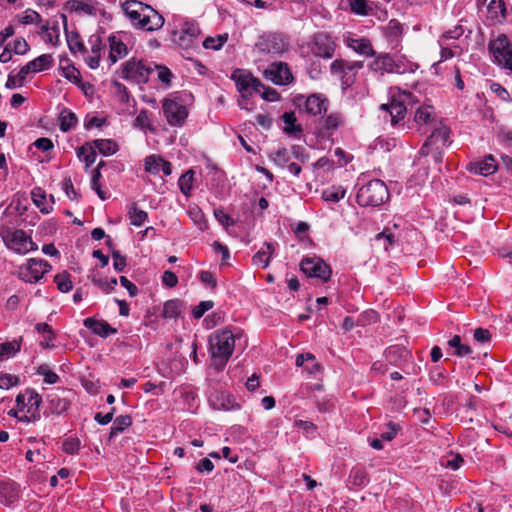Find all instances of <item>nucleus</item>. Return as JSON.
Listing matches in <instances>:
<instances>
[{"label":"nucleus","instance_id":"f257e3e1","mask_svg":"<svg viewBox=\"0 0 512 512\" xmlns=\"http://www.w3.org/2000/svg\"><path fill=\"white\" fill-rule=\"evenodd\" d=\"M119 6L135 30L155 32L164 26V17L151 5L139 0H120Z\"/></svg>","mask_w":512,"mask_h":512},{"label":"nucleus","instance_id":"f03ea898","mask_svg":"<svg viewBox=\"0 0 512 512\" xmlns=\"http://www.w3.org/2000/svg\"><path fill=\"white\" fill-rule=\"evenodd\" d=\"M235 335L230 329H223L214 332L209 337V350L214 361H219V365L223 367L233 353Z\"/></svg>","mask_w":512,"mask_h":512},{"label":"nucleus","instance_id":"7ed1b4c3","mask_svg":"<svg viewBox=\"0 0 512 512\" xmlns=\"http://www.w3.org/2000/svg\"><path fill=\"white\" fill-rule=\"evenodd\" d=\"M418 100L409 91L397 90L391 93L390 102L382 104L381 109L389 112L392 125H396L400 120L404 119L407 109L412 108Z\"/></svg>","mask_w":512,"mask_h":512},{"label":"nucleus","instance_id":"20e7f679","mask_svg":"<svg viewBox=\"0 0 512 512\" xmlns=\"http://www.w3.org/2000/svg\"><path fill=\"white\" fill-rule=\"evenodd\" d=\"M389 197L385 183L379 179L371 180L359 188L356 201L360 206H378Z\"/></svg>","mask_w":512,"mask_h":512},{"label":"nucleus","instance_id":"39448f33","mask_svg":"<svg viewBox=\"0 0 512 512\" xmlns=\"http://www.w3.org/2000/svg\"><path fill=\"white\" fill-rule=\"evenodd\" d=\"M153 74L152 64L132 58L121 66V77L136 84H145Z\"/></svg>","mask_w":512,"mask_h":512},{"label":"nucleus","instance_id":"423d86ee","mask_svg":"<svg viewBox=\"0 0 512 512\" xmlns=\"http://www.w3.org/2000/svg\"><path fill=\"white\" fill-rule=\"evenodd\" d=\"M363 66V61L336 59L331 63L330 72L332 75L340 77L343 88H349L355 83L357 74Z\"/></svg>","mask_w":512,"mask_h":512},{"label":"nucleus","instance_id":"0eeeda50","mask_svg":"<svg viewBox=\"0 0 512 512\" xmlns=\"http://www.w3.org/2000/svg\"><path fill=\"white\" fill-rule=\"evenodd\" d=\"M451 130L448 126L439 121L432 127L430 136L426 139L424 144L419 150L421 156L430 154L431 149H444L451 144L450 140Z\"/></svg>","mask_w":512,"mask_h":512},{"label":"nucleus","instance_id":"6e6552de","mask_svg":"<svg viewBox=\"0 0 512 512\" xmlns=\"http://www.w3.org/2000/svg\"><path fill=\"white\" fill-rule=\"evenodd\" d=\"M489 50L498 65L512 71V45L505 34L489 43Z\"/></svg>","mask_w":512,"mask_h":512},{"label":"nucleus","instance_id":"1a4fd4ad","mask_svg":"<svg viewBox=\"0 0 512 512\" xmlns=\"http://www.w3.org/2000/svg\"><path fill=\"white\" fill-rule=\"evenodd\" d=\"M289 42L281 33H268L261 35L255 47L262 54H282L287 51Z\"/></svg>","mask_w":512,"mask_h":512},{"label":"nucleus","instance_id":"9d476101","mask_svg":"<svg viewBox=\"0 0 512 512\" xmlns=\"http://www.w3.org/2000/svg\"><path fill=\"white\" fill-rule=\"evenodd\" d=\"M301 271L310 278L320 279L322 282H327L332 274V270L319 257H306L300 263Z\"/></svg>","mask_w":512,"mask_h":512},{"label":"nucleus","instance_id":"9b49d317","mask_svg":"<svg viewBox=\"0 0 512 512\" xmlns=\"http://www.w3.org/2000/svg\"><path fill=\"white\" fill-rule=\"evenodd\" d=\"M3 241L9 249L19 254H26L38 248L25 231L20 229L7 232L3 235Z\"/></svg>","mask_w":512,"mask_h":512},{"label":"nucleus","instance_id":"f8f14e48","mask_svg":"<svg viewBox=\"0 0 512 512\" xmlns=\"http://www.w3.org/2000/svg\"><path fill=\"white\" fill-rule=\"evenodd\" d=\"M322 392V384H305L300 387L298 395L300 398H307L312 400L317 406L319 412L325 413L333 408V403L327 396H322Z\"/></svg>","mask_w":512,"mask_h":512},{"label":"nucleus","instance_id":"ddd939ff","mask_svg":"<svg viewBox=\"0 0 512 512\" xmlns=\"http://www.w3.org/2000/svg\"><path fill=\"white\" fill-rule=\"evenodd\" d=\"M163 114L167 122L174 127H182L188 117V110L180 101L165 98L162 103Z\"/></svg>","mask_w":512,"mask_h":512},{"label":"nucleus","instance_id":"4468645a","mask_svg":"<svg viewBox=\"0 0 512 512\" xmlns=\"http://www.w3.org/2000/svg\"><path fill=\"white\" fill-rule=\"evenodd\" d=\"M50 270L51 265L46 260L31 258L20 268L19 275L26 282L36 283Z\"/></svg>","mask_w":512,"mask_h":512},{"label":"nucleus","instance_id":"2eb2a0df","mask_svg":"<svg viewBox=\"0 0 512 512\" xmlns=\"http://www.w3.org/2000/svg\"><path fill=\"white\" fill-rule=\"evenodd\" d=\"M16 407L20 411L32 414L33 418H40V404L42 402L41 396L31 388H27L24 392L19 393L15 399Z\"/></svg>","mask_w":512,"mask_h":512},{"label":"nucleus","instance_id":"dca6fc26","mask_svg":"<svg viewBox=\"0 0 512 512\" xmlns=\"http://www.w3.org/2000/svg\"><path fill=\"white\" fill-rule=\"evenodd\" d=\"M296 104L300 110H304L308 115L319 116L327 111L329 102L321 95L312 94L308 97H297Z\"/></svg>","mask_w":512,"mask_h":512},{"label":"nucleus","instance_id":"f3484780","mask_svg":"<svg viewBox=\"0 0 512 512\" xmlns=\"http://www.w3.org/2000/svg\"><path fill=\"white\" fill-rule=\"evenodd\" d=\"M231 79L235 82L239 93H244V91L250 90L260 92V89L263 87V84L259 79L254 78L251 73L243 69L234 70L231 75Z\"/></svg>","mask_w":512,"mask_h":512},{"label":"nucleus","instance_id":"a211bd4d","mask_svg":"<svg viewBox=\"0 0 512 512\" xmlns=\"http://www.w3.org/2000/svg\"><path fill=\"white\" fill-rule=\"evenodd\" d=\"M336 44L332 37L326 33H318L314 36L312 52L315 56L330 59L333 57Z\"/></svg>","mask_w":512,"mask_h":512},{"label":"nucleus","instance_id":"6ab92c4d","mask_svg":"<svg viewBox=\"0 0 512 512\" xmlns=\"http://www.w3.org/2000/svg\"><path fill=\"white\" fill-rule=\"evenodd\" d=\"M265 75L277 85L289 84L293 80L288 65L283 62L272 63L269 69L265 71Z\"/></svg>","mask_w":512,"mask_h":512},{"label":"nucleus","instance_id":"aec40b11","mask_svg":"<svg viewBox=\"0 0 512 512\" xmlns=\"http://www.w3.org/2000/svg\"><path fill=\"white\" fill-rule=\"evenodd\" d=\"M497 163L493 155H486L481 160L470 162L467 169L474 174L481 176H489L497 171Z\"/></svg>","mask_w":512,"mask_h":512},{"label":"nucleus","instance_id":"412c9836","mask_svg":"<svg viewBox=\"0 0 512 512\" xmlns=\"http://www.w3.org/2000/svg\"><path fill=\"white\" fill-rule=\"evenodd\" d=\"M411 358V353L404 346L393 345L386 349L385 359L390 365L401 366Z\"/></svg>","mask_w":512,"mask_h":512},{"label":"nucleus","instance_id":"4be33fe9","mask_svg":"<svg viewBox=\"0 0 512 512\" xmlns=\"http://www.w3.org/2000/svg\"><path fill=\"white\" fill-rule=\"evenodd\" d=\"M414 121L418 125H430L431 127L439 123L434 107L427 104H423L416 109Z\"/></svg>","mask_w":512,"mask_h":512},{"label":"nucleus","instance_id":"5701e85b","mask_svg":"<svg viewBox=\"0 0 512 512\" xmlns=\"http://www.w3.org/2000/svg\"><path fill=\"white\" fill-rule=\"evenodd\" d=\"M84 326L90 329L94 334L103 338L117 333V329L113 328L108 322L104 320H96L91 317L84 320Z\"/></svg>","mask_w":512,"mask_h":512},{"label":"nucleus","instance_id":"b1692460","mask_svg":"<svg viewBox=\"0 0 512 512\" xmlns=\"http://www.w3.org/2000/svg\"><path fill=\"white\" fill-rule=\"evenodd\" d=\"M374 72L393 73L398 72L394 59L389 54L378 55L369 65Z\"/></svg>","mask_w":512,"mask_h":512},{"label":"nucleus","instance_id":"393cba45","mask_svg":"<svg viewBox=\"0 0 512 512\" xmlns=\"http://www.w3.org/2000/svg\"><path fill=\"white\" fill-rule=\"evenodd\" d=\"M53 57L50 54H42L26 65L22 66V74L36 73L49 69L53 65Z\"/></svg>","mask_w":512,"mask_h":512},{"label":"nucleus","instance_id":"a878e982","mask_svg":"<svg viewBox=\"0 0 512 512\" xmlns=\"http://www.w3.org/2000/svg\"><path fill=\"white\" fill-rule=\"evenodd\" d=\"M145 170L152 174L163 172L166 176L172 172L171 164L155 155H150L145 159Z\"/></svg>","mask_w":512,"mask_h":512},{"label":"nucleus","instance_id":"bb28decb","mask_svg":"<svg viewBox=\"0 0 512 512\" xmlns=\"http://www.w3.org/2000/svg\"><path fill=\"white\" fill-rule=\"evenodd\" d=\"M488 18L494 22L502 23L507 18V9L504 0H491L487 7Z\"/></svg>","mask_w":512,"mask_h":512},{"label":"nucleus","instance_id":"cd10ccee","mask_svg":"<svg viewBox=\"0 0 512 512\" xmlns=\"http://www.w3.org/2000/svg\"><path fill=\"white\" fill-rule=\"evenodd\" d=\"M347 46L354 50L356 53L364 55L366 57L373 56L375 51L373 50L370 40L367 38H347Z\"/></svg>","mask_w":512,"mask_h":512},{"label":"nucleus","instance_id":"c85d7f7f","mask_svg":"<svg viewBox=\"0 0 512 512\" xmlns=\"http://www.w3.org/2000/svg\"><path fill=\"white\" fill-rule=\"evenodd\" d=\"M109 41V60L111 64L116 63L119 59L126 56L128 50L126 45L116 36H110L108 38Z\"/></svg>","mask_w":512,"mask_h":512},{"label":"nucleus","instance_id":"c756f323","mask_svg":"<svg viewBox=\"0 0 512 512\" xmlns=\"http://www.w3.org/2000/svg\"><path fill=\"white\" fill-rule=\"evenodd\" d=\"M96 0H71L68 7L72 12L86 15H96Z\"/></svg>","mask_w":512,"mask_h":512},{"label":"nucleus","instance_id":"7c9ffc66","mask_svg":"<svg viewBox=\"0 0 512 512\" xmlns=\"http://www.w3.org/2000/svg\"><path fill=\"white\" fill-rule=\"evenodd\" d=\"M273 253V245L269 242H265L260 250L253 256V264L261 268H267Z\"/></svg>","mask_w":512,"mask_h":512},{"label":"nucleus","instance_id":"2f4dec72","mask_svg":"<svg viewBox=\"0 0 512 512\" xmlns=\"http://www.w3.org/2000/svg\"><path fill=\"white\" fill-rule=\"evenodd\" d=\"M89 43L91 45V54L87 57L86 63L91 69H96L99 67L100 59H101V50L102 43L101 39L98 36H92L89 39Z\"/></svg>","mask_w":512,"mask_h":512},{"label":"nucleus","instance_id":"473e14b6","mask_svg":"<svg viewBox=\"0 0 512 512\" xmlns=\"http://www.w3.org/2000/svg\"><path fill=\"white\" fill-rule=\"evenodd\" d=\"M61 18L63 19V22H64V27H65L66 36H67V44H68L69 50L72 53H76V52L85 53L86 47H85L84 43L82 42L80 35L77 32L68 33L67 17H66V15L62 14Z\"/></svg>","mask_w":512,"mask_h":512},{"label":"nucleus","instance_id":"72a5a7b5","mask_svg":"<svg viewBox=\"0 0 512 512\" xmlns=\"http://www.w3.org/2000/svg\"><path fill=\"white\" fill-rule=\"evenodd\" d=\"M296 365L304 367L309 374H316L321 369L315 356L310 353L298 355L296 358Z\"/></svg>","mask_w":512,"mask_h":512},{"label":"nucleus","instance_id":"f704fd0d","mask_svg":"<svg viewBox=\"0 0 512 512\" xmlns=\"http://www.w3.org/2000/svg\"><path fill=\"white\" fill-rule=\"evenodd\" d=\"M210 402L212 407L217 410H231L238 407L231 395L224 392L216 395Z\"/></svg>","mask_w":512,"mask_h":512},{"label":"nucleus","instance_id":"c9c22d12","mask_svg":"<svg viewBox=\"0 0 512 512\" xmlns=\"http://www.w3.org/2000/svg\"><path fill=\"white\" fill-rule=\"evenodd\" d=\"M344 123V117L341 113L332 112L324 120L322 129L327 135H332Z\"/></svg>","mask_w":512,"mask_h":512},{"label":"nucleus","instance_id":"e433bc0d","mask_svg":"<svg viewBox=\"0 0 512 512\" xmlns=\"http://www.w3.org/2000/svg\"><path fill=\"white\" fill-rule=\"evenodd\" d=\"M33 202L40 209L42 213H50L52 211V205L47 200L46 193L41 188H34L31 192Z\"/></svg>","mask_w":512,"mask_h":512},{"label":"nucleus","instance_id":"4c0bfd02","mask_svg":"<svg viewBox=\"0 0 512 512\" xmlns=\"http://www.w3.org/2000/svg\"><path fill=\"white\" fill-rule=\"evenodd\" d=\"M153 67V73H156L157 80L161 83L163 88H168L171 86L172 79L174 78L173 73L171 70L163 65L158 64H152Z\"/></svg>","mask_w":512,"mask_h":512},{"label":"nucleus","instance_id":"58836bf2","mask_svg":"<svg viewBox=\"0 0 512 512\" xmlns=\"http://www.w3.org/2000/svg\"><path fill=\"white\" fill-rule=\"evenodd\" d=\"M350 9L353 13L361 16L374 15L373 3L369 0H351Z\"/></svg>","mask_w":512,"mask_h":512},{"label":"nucleus","instance_id":"ea45409f","mask_svg":"<svg viewBox=\"0 0 512 512\" xmlns=\"http://www.w3.org/2000/svg\"><path fill=\"white\" fill-rule=\"evenodd\" d=\"M183 303L178 299H172L165 302L162 316L167 319H173L180 315Z\"/></svg>","mask_w":512,"mask_h":512},{"label":"nucleus","instance_id":"a19ab883","mask_svg":"<svg viewBox=\"0 0 512 512\" xmlns=\"http://www.w3.org/2000/svg\"><path fill=\"white\" fill-rule=\"evenodd\" d=\"M93 147L102 155H113L118 151V145L111 139H97L93 141Z\"/></svg>","mask_w":512,"mask_h":512},{"label":"nucleus","instance_id":"79ce46f5","mask_svg":"<svg viewBox=\"0 0 512 512\" xmlns=\"http://www.w3.org/2000/svg\"><path fill=\"white\" fill-rule=\"evenodd\" d=\"M282 119L285 123L284 132L286 134L297 135L302 132L301 126L296 124L297 118L294 112H285Z\"/></svg>","mask_w":512,"mask_h":512},{"label":"nucleus","instance_id":"37998d69","mask_svg":"<svg viewBox=\"0 0 512 512\" xmlns=\"http://www.w3.org/2000/svg\"><path fill=\"white\" fill-rule=\"evenodd\" d=\"M448 346L454 349V355L464 357L472 353V348L463 344L459 335H454L449 341Z\"/></svg>","mask_w":512,"mask_h":512},{"label":"nucleus","instance_id":"c03bdc74","mask_svg":"<svg viewBox=\"0 0 512 512\" xmlns=\"http://www.w3.org/2000/svg\"><path fill=\"white\" fill-rule=\"evenodd\" d=\"M77 124L76 115L68 109H64L59 115V127L63 132L69 131Z\"/></svg>","mask_w":512,"mask_h":512},{"label":"nucleus","instance_id":"a18cd8bd","mask_svg":"<svg viewBox=\"0 0 512 512\" xmlns=\"http://www.w3.org/2000/svg\"><path fill=\"white\" fill-rule=\"evenodd\" d=\"M77 156L85 162L86 168H88L94 163L96 152L90 143H85L77 149Z\"/></svg>","mask_w":512,"mask_h":512},{"label":"nucleus","instance_id":"49530a36","mask_svg":"<svg viewBox=\"0 0 512 512\" xmlns=\"http://www.w3.org/2000/svg\"><path fill=\"white\" fill-rule=\"evenodd\" d=\"M128 216L130 223L138 227L142 226L148 218V214L145 211L140 210L135 203L129 207Z\"/></svg>","mask_w":512,"mask_h":512},{"label":"nucleus","instance_id":"de8ad7c7","mask_svg":"<svg viewBox=\"0 0 512 512\" xmlns=\"http://www.w3.org/2000/svg\"><path fill=\"white\" fill-rule=\"evenodd\" d=\"M345 193V189L341 186H332L323 191L322 198L327 202L336 203L344 198Z\"/></svg>","mask_w":512,"mask_h":512},{"label":"nucleus","instance_id":"09e8293b","mask_svg":"<svg viewBox=\"0 0 512 512\" xmlns=\"http://www.w3.org/2000/svg\"><path fill=\"white\" fill-rule=\"evenodd\" d=\"M269 158L274 162L275 165L284 168L290 161V154L287 148L282 147L274 152H271L269 154Z\"/></svg>","mask_w":512,"mask_h":512},{"label":"nucleus","instance_id":"8fccbe9b","mask_svg":"<svg viewBox=\"0 0 512 512\" xmlns=\"http://www.w3.org/2000/svg\"><path fill=\"white\" fill-rule=\"evenodd\" d=\"M131 424L132 418L129 415H120L116 417L111 427L110 436L112 437L123 432L126 428L131 426Z\"/></svg>","mask_w":512,"mask_h":512},{"label":"nucleus","instance_id":"3c124183","mask_svg":"<svg viewBox=\"0 0 512 512\" xmlns=\"http://www.w3.org/2000/svg\"><path fill=\"white\" fill-rule=\"evenodd\" d=\"M193 178L194 171L188 170L187 172L182 174L178 180L179 189L185 196L190 195V192L192 190Z\"/></svg>","mask_w":512,"mask_h":512},{"label":"nucleus","instance_id":"603ef678","mask_svg":"<svg viewBox=\"0 0 512 512\" xmlns=\"http://www.w3.org/2000/svg\"><path fill=\"white\" fill-rule=\"evenodd\" d=\"M403 33L402 24L396 20L392 19L388 22L387 26L384 28V34L387 38L396 39L400 37Z\"/></svg>","mask_w":512,"mask_h":512},{"label":"nucleus","instance_id":"864d4df0","mask_svg":"<svg viewBox=\"0 0 512 512\" xmlns=\"http://www.w3.org/2000/svg\"><path fill=\"white\" fill-rule=\"evenodd\" d=\"M20 351V344L18 341L14 340L11 342H5L0 344V360L3 358H9L14 356L17 352Z\"/></svg>","mask_w":512,"mask_h":512},{"label":"nucleus","instance_id":"5fc2aeb1","mask_svg":"<svg viewBox=\"0 0 512 512\" xmlns=\"http://www.w3.org/2000/svg\"><path fill=\"white\" fill-rule=\"evenodd\" d=\"M349 479L355 486H363L368 483L367 472L362 468H354L351 470Z\"/></svg>","mask_w":512,"mask_h":512},{"label":"nucleus","instance_id":"6e6d98bb","mask_svg":"<svg viewBox=\"0 0 512 512\" xmlns=\"http://www.w3.org/2000/svg\"><path fill=\"white\" fill-rule=\"evenodd\" d=\"M54 282L57 284V288L63 293H67L72 289V281L67 272L57 274L54 277Z\"/></svg>","mask_w":512,"mask_h":512},{"label":"nucleus","instance_id":"4d7b16f0","mask_svg":"<svg viewBox=\"0 0 512 512\" xmlns=\"http://www.w3.org/2000/svg\"><path fill=\"white\" fill-rule=\"evenodd\" d=\"M227 39V34L218 35L217 37H207L203 42V46L206 49L219 50L225 44Z\"/></svg>","mask_w":512,"mask_h":512},{"label":"nucleus","instance_id":"13d9d810","mask_svg":"<svg viewBox=\"0 0 512 512\" xmlns=\"http://www.w3.org/2000/svg\"><path fill=\"white\" fill-rule=\"evenodd\" d=\"M0 494L6 499L7 503H13L17 497L18 493L13 484L3 483L0 485Z\"/></svg>","mask_w":512,"mask_h":512},{"label":"nucleus","instance_id":"bf43d9fd","mask_svg":"<svg viewBox=\"0 0 512 512\" xmlns=\"http://www.w3.org/2000/svg\"><path fill=\"white\" fill-rule=\"evenodd\" d=\"M28 74H22V67L20 68L17 75L9 74L5 87L8 89H14L17 87H21L26 79Z\"/></svg>","mask_w":512,"mask_h":512},{"label":"nucleus","instance_id":"052dcab7","mask_svg":"<svg viewBox=\"0 0 512 512\" xmlns=\"http://www.w3.org/2000/svg\"><path fill=\"white\" fill-rule=\"evenodd\" d=\"M463 33H464V29L462 28V26L457 25L454 28L449 29L448 31L444 32L442 34V36L440 37L439 42L441 45H443L451 39H454V40L459 39L463 35Z\"/></svg>","mask_w":512,"mask_h":512},{"label":"nucleus","instance_id":"680f3d73","mask_svg":"<svg viewBox=\"0 0 512 512\" xmlns=\"http://www.w3.org/2000/svg\"><path fill=\"white\" fill-rule=\"evenodd\" d=\"M188 214L190 218L193 220V222L197 224L200 229H204V227L206 226L205 216L197 206L190 208L188 210Z\"/></svg>","mask_w":512,"mask_h":512},{"label":"nucleus","instance_id":"e2e57ef3","mask_svg":"<svg viewBox=\"0 0 512 512\" xmlns=\"http://www.w3.org/2000/svg\"><path fill=\"white\" fill-rule=\"evenodd\" d=\"M38 374L44 376V381L47 384H55L59 380V376L51 371L47 365H41L38 368Z\"/></svg>","mask_w":512,"mask_h":512},{"label":"nucleus","instance_id":"0e129e2a","mask_svg":"<svg viewBox=\"0 0 512 512\" xmlns=\"http://www.w3.org/2000/svg\"><path fill=\"white\" fill-rule=\"evenodd\" d=\"M62 448L67 454H75L80 448V441L77 438H67L63 441Z\"/></svg>","mask_w":512,"mask_h":512},{"label":"nucleus","instance_id":"69168bd1","mask_svg":"<svg viewBox=\"0 0 512 512\" xmlns=\"http://www.w3.org/2000/svg\"><path fill=\"white\" fill-rule=\"evenodd\" d=\"M41 20L42 19H41L40 14L31 9H27L26 11H24V13L21 17V22L25 25L37 24V23L41 22Z\"/></svg>","mask_w":512,"mask_h":512},{"label":"nucleus","instance_id":"338daca9","mask_svg":"<svg viewBox=\"0 0 512 512\" xmlns=\"http://www.w3.org/2000/svg\"><path fill=\"white\" fill-rule=\"evenodd\" d=\"M214 306V302L211 300L202 301L197 306L194 307L192 313L194 318L200 319L205 312L212 309Z\"/></svg>","mask_w":512,"mask_h":512},{"label":"nucleus","instance_id":"774afa93","mask_svg":"<svg viewBox=\"0 0 512 512\" xmlns=\"http://www.w3.org/2000/svg\"><path fill=\"white\" fill-rule=\"evenodd\" d=\"M376 241L381 243L383 248L387 251L395 242L394 235L383 231L376 235Z\"/></svg>","mask_w":512,"mask_h":512}]
</instances>
